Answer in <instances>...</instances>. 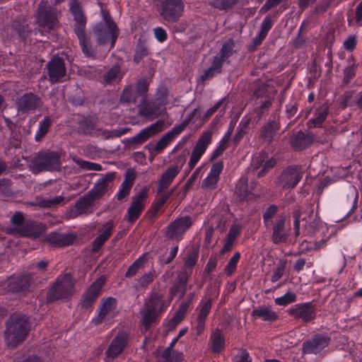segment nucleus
Returning <instances> with one entry per match:
<instances>
[{
	"label": "nucleus",
	"instance_id": "nucleus-1",
	"mask_svg": "<svg viewBox=\"0 0 362 362\" xmlns=\"http://www.w3.org/2000/svg\"><path fill=\"white\" fill-rule=\"evenodd\" d=\"M29 326L24 315H13L6 323L4 332L5 341L8 346L14 347L22 342L26 337Z\"/></svg>",
	"mask_w": 362,
	"mask_h": 362
},
{
	"label": "nucleus",
	"instance_id": "nucleus-2",
	"mask_svg": "<svg viewBox=\"0 0 362 362\" xmlns=\"http://www.w3.org/2000/svg\"><path fill=\"white\" fill-rule=\"evenodd\" d=\"M69 10L75 21L74 32L79 40L80 45L84 54L87 57L93 56L90 40L85 35L86 18L82 11L78 0H71L69 4Z\"/></svg>",
	"mask_w": 362,
	"mask_h": 362
},
{
	"label": "nucleus",
	"instance_id": "nucleus-3",
	"mask_svg": "<svg viewBox=\"0 0 362 362\" xmlns=\"http://www.w3.org/2000/svg\"><path fill=\"white\" fill-rule=\"evenodd\" d=\"M293 226L296 235L300 233V222L302 221L303 223V233L306 235H313L317 232L323 233L327 227L324 223L314 214L313 211H310L309 214L303 216L301 210H296L293 215Z\"/></svg>",
	"mask_w": 362,
	"mask_h": 362
},
{
	"label": "nucleus",
	"instance_id": "nucleus-4",
	"mask_svg": "<svg viewBox=\"0 0 362 362\" xmlns=\"http://www.w3.org/2000/svg\"><path fill=\"white\" fill-rule=\"evenodd\" d=\"M103 23H99L94 28L93 33L99 44L110 43L111 48L115 45L118 35L117 28L108 14L103 13Z\"/></svg>",
	"mask_w": 362,
	"mask_h": 362
},
{
	"label": "nucleus",
	"instance_id": "nucleus-5",
	"mask_svg": "<svg viewBox=\"0 0 362 362\" xmlns=\"http://www.w3.org/2000/svg\"><path fill=\"white\" fill-rule=\"evenodd\" d=\"M117 305V302L115 298H103L97 310L98 315L92 319L91 322L95 325L104 322H111L118 313Z\"/></svg>",
	"mask_w": 362,
	"mask_h": 362
},
{
	"label": "nucleus",
	"instance_id": "nucleus-6",
	"mask_svg": "<svg viewBox=\"0 0 362 362\" xmlns=\"http://www.w3.org/2000/svg\"><path fill=\"white\" fill-rule=\"evenodd\" d=\"M74 291V281L72 276L66 274L64 277L57 280L47 293V300L52 302L55 300L66 298Z\"/></svg>",
	"mask_w": 362,
	"mask_h": 362
},
{
	"label": "nucleus",
	"instance_id": "nucleus-7",
	"mask_svg": "<svg viewBox=\"0 0 362 362\" xmlns=\"http://www.w3.org/2000/svg\"><path fill=\"white\" fill-rule=\"evenodd\" d=\"M192 225V221L190 216L178 217L169 224L165 235L171 240H180Z\"/></svg>",
	"mask_w": 362,
	"mask_h": 362
},
{
	"label": "nucleus",
	"instance_id": "nucleus-8",
	"mask_svg": "<svg viewBox=\"0 0 362 362\" xmlns=\"http://www.w3.org/2000/svg\"><path fill=\"white\" fill-rule=\"evenodd\" d=\"M212 134L211 132H204L199 138L194 146L190 158L188 162L189 171H191L198 163L202 156L206 152L211 142Z\"/></svg>",
	"mask_w": 362,
	"mask_h": 362
},
{
	"label": "nucleus",
	"instance_id": "nucleus-9",
	"mask_svg": "<svg viewBox=\"0 0 362 362\" xmlns=\"http://www.w3.org/2000/svg\"><path fill=\"white\" fill-rule=\"evenodd\" d=\"M36 19L39 26L48 29H53L57 24L54 9L44 0L39 4Z\"/></svg>",
	"mask_w": 362,
	"mask_h": 362
},
{
	"label": "nucleus",
	"instance_id": "nucleus-10",
	"mask_svg": "<svg viewBox=\"0 0 362 362\" xmlns=\"http://www.w3.org/2000/svg\"><path fill=\"white\" fill-rule=\"evenodd\" d=\"M32 163L37 171L56 170L60 168L59 156L54 152L37 156L33 159Z\"/></svg>",
	"mask_w": 362,
	"mask_h": 362
},
{
	"label": "nucleus",
	"instance_id": "nucleus-11",
	"mask_svg": "<svg viewBox=\"0 0 362 362\" xmlns=\"http://www.w3.org/2000/svg\"><path fill=\"white\" fill-rule=\"evenodd\" d=\"M166 97L167 90L164 89L162 95L158 98L154 103L146 102V98L142 99L141 103L138 105L139 115L149 119H153L157 117L160 114V112L156 105H165Z\"/></svg>",
	"mask_w": 362,
	"mask_h": 362
},
{
	"label": "nucleus",
	"instance_id": "nucleus-12",
	"mask_svg": "<svg viewBox=\"0 0 362 362\" xmlns=\"http://www.w3.org/2000/svg\"><path fill=\"white\" fill-rule=\"evenodd\" d=\"M47 69L52 83H61L66 80V70L64 62L61 57H52L47 64Z\"/></svg>",
	"mask_w": 362,
	"mask_h": 362
},
{
	"label": "nucleus",
	"instance_id": "nucleus-13",
	"mask_svg": "<svg viewBox=\"0 0 362 362\" xmlns=\"http://www.w3.org/2000/svg\"><path fill=\"white\" fill-rule=\"evenodd\" d=\"M185 163V155L180 156L177 158V163L171 165L163 173L158 181V189L159 192L167 189L171 185L174 179L180 173Z\"/></svg>",
	"mask_w": 362,
	"mask_h": 362
},
{
	"label": "nucleus",
	"instance_id": "nucleus-14",
	"mask_svg": "<svg viewBox=\"0 0 362 362\" xmlns=\"http://www.w3.org/2000/svg\"><path fill=\"white\" fill-rule=\"evenodd\" d=\"M185 128V124L175 126L170 131L165 134L154 145L151 147L150 144L145 146L148 149L150 154L160 153L165 149Z\"/></svg>",
	"mask_w": 362,
	"mask_h": 362
},
{
	"label": "nucleus",
	"instance_id": "nucleus-15",
	"mask_svg": "<svg viewBox=\"0 0 362 362\" xmlns=\"http://www.w3.org/2000/svg\"><path fill=\"white\" fill-rule=\"evenodd\" d=\"M129 341V335L124 332L118 333L112 340L105 351L106 362H110L118 357L125 349Z\"/></svg>",
	"mask_w": 362,
	"mask_h": 362
},
{
	"label": "nucleus",
	"instance_id": "nucleus-16",
	"mask_svg": "<svg viewBox=\"0 0 362 362\" xmlns=\"http://www.w3.org/2000/svg\"><path fill=\"white\" fill-rule=\"evenodd\" d=\"M303 176L302 170L298 166H291L285 169L278 177V184L284 189L293 188Z\"/></svg>",
	"mask_w": 362,
	"mask_h": 362
},
{
	"label": "nucleus",
	"instance_id": "nucleus-17",
	"mask_svg": "<svg viewBox=\"0 0 362 362\" xmlns=\"http://www.w3.org/2000/svg\"><path fill=\"white\" fill-rule=\"evenodd\" d=\"M184 4L182 0H165L162 4L160 14L169 22H175L182 16Z\"/></svg>",
	"mask_w": 362,
	"mask_h": 362
},
{
	"label": "nucleus",
	"instance_id": "nucleus-18",
	"mask_svg": "<svg viewBox=\"0 0 362 362\" xmlns=\"http://www.w3.org/2000/svg\"><path fill=\"white\" fill-rule=\"evenodd\" d=\"M164 129V122L158 120L148 127L142 129L138 134L129 139V144L139 146L144 143L149 138L157 134Z\"/></svg>",
	"mask_w": 362,
	"mask_h": 362
},
{
	"label": "nucleus",
	"instance_id": "nucleus-19",
	"mask_svg": "<svg viewBox=\"0 0 362 362\" xmlns=\"http://www.w3.org/2000/svg\"><path fill=\"white\" fill-rule=\"evenodd\" d=\"M147 198L146 189H142L137 195L133 197L132 202L127 210V220L132 223L141 214L145 208Z\"/></svg>",
	"mask_w": 362,
	"mask_h": 362
},
{
	"label": "nucleus",
	"instance_id": "nucleus-20",
	"mask_svg": "<svg viewBox=\"0 0 362 362\" xmlns=\"http://www.w3.org/2000/svg\"><path fill=\"white\" fill-rule=\"evenodd\" d=\"M288 312L291 316L305 322L313 320L316 316L315 310L311 303L296 304Z\"/></svg>",
	"mask_w": 362,
	"mask_h": 362
},
{
	"label": "nucleus",
	"instance_id": "nucleus-21",
	"mask_svg": "<svg viewBox=\"0 0 362 362\" xmlns=\"http://www.w3.org/2000/svg\"><path fill=\"white\" fill-rule=\"evenodd\" d=\"M115 227L112 221H108L100 225L97 230V236L93 242L92 250L98 252L105 243L110 238Z\"/></svg>",
	"mask_w": 362,
	"mask_h": 362
},
{
	"label": "nucleus",
	"instance_id": "nucleus-22",
	"mask_svg": "<svg viewBox=\"0 0 362 362\" xmlns=\"http://www.w3.org/2000/svg\"><path fill=\"white\" fill-rule=\"evenodd\" d=\"M329 342V339L325 335H315L310 340L304 342L303 353L317 354L323 350Z\"/></svg>",
	"mask_w": 362,
	"mask_h": 362
},
{
	"label": "nucleus",
	"instance_id": "nucleus-23",
	"mask_svg": "<svg viewBox=\"0 0 362 362\" xmlns=\"http://www.w3.org/2000/svg\"><path fill=\"white\" fill-rule=\"evenodd\" d=\"M223 163L221 161L217 162L211 166L209 174L202 183V189L211 191L216 188L219 180L220 174L223 171Z\"/></svg>",
	"mask_w": 362,
	"mask_h": 362
},
{
	"label": "nucleus",
	"instance_id": "nucleus-24",
	"mask_svg": "<svg viewBox=\"0 0 362 362\" xmlns=\"http://www.w3.org/2000/svg\"><path fill=\"white\" fill-rule=\"evenodd\" d=\"M289 235V231L286 227V217L279 216L274 223L272 228V241L277 244L285 242Z\"/></svg>",
	"mask_w": 362,
	"mask_h": 362
},
{
	"label": "nucleus",
	"instance_id": "nucleus-25",
	"mask_svg": "<svg viewBox=\"0 0 362 362\" xmlns=\"http://www.w3.org/2000/svg\"><path fill=\"white\" fill-rule=\"evenodd\" d=\"M115 177V173H114L106 174L96 182L94 187L88 194L91 195L94 200L101 197L107 192Z\"/></svg>",
	"mask_w": 362,
	"mask_h": 362
},
{
	"label": "nucleus",
	"instance_id": "nucleus-26",
	"mask_svg": "<svg viewBox=\"0 0 362 362\" xmlns=\"http://www.w3.org/2000/svg\"><path fill=\"white\" fill-rule=\"evenodd\" d=\"M105 282V278L100 276L88 288L81 303L82 307H90L98 298Z\"/></svg>",
	"mask_w": 362,
	"mask_h": 362
},
{
	"label": "nucleus",
	"instance_id": "nucleus-27",
	"mask_svg": "<svg viewBox=\"0 0 362 362\" xmlns=\"http://www.w3.org/2000/svg\"><path fill=\"white\" fill-rule=\"evenodd\" d=\"M157 300H154L153 299L149 300L141 312L142 315L141 322L146 329L157 317Z\"/></svg>",
	"mask_w": 362,
	"mask_h": 362
},
{
	"label": "nucleus",
	"instance_id": "nucleus-28",
	"mask_svg": "<svg viewBox=\"0 0 362 362\" xmlns=\"http://www.w3.org/2000/svg\"><path fill=\"white\" fill-rule=\"evenodd\" d=\"M38 105V98L32 93H27L18 99V110L19 112L25 113L35 110Z\"/></svg>",
	"mask_w": 362,
	"mask_h": 362
},
{
	"label": "nucleus",
	"instance_id": "nucleus-29",
	"mask_svg": "<svg viewBox=\"0 0 362 362\" xmlns=\"http://www.w3.org/2000/svg\"><path fill=\"white\" fill-rule=\"evenodd\" d=\"M209 346L213 353L220 354L225 349V337L221 330H214L209 340Z\"/></svg>",
	"mask_w": 362,
	"mask_h": 362
},
{
	"label": "nucleus",
	"instance_id": "nucleus-30",
	"mask_svg": "<svg viewBox=\"0 0 362 362\" xmlns=\"http://www.w3.org/2000/svg\"><path fill=\"white\" fill-rule=\"evenodd\" d=\"M211 300H208L204 303H200L199 314L197 316V325L196 327L197 333L200 335L203 333L205 327V321L211 308Z\"/></svg>",
	"mask_w": 362,
	"mask_h": 362
},
{
	"label": "nucleus",
	"instance_id": "nucleus-31",
	"mask_svg": "<svg viewBox=\"0 0 362 362\" xmlns=\"http://www.w3.org/2000/svg\"><path fill=\"white\" fill-rule=\"evenodd\" d=\"M80 130L84 134L96 137H102L103 139H109L115 135L110 131L95 128V125L91 122L82 124L80 127Z\"/></svg>",
	"mask_w": 362,
	"mask_h": 362
},
{
	"label": "nucleus",
	"instance_id": "nucleus-32",
	"mask_svg": "<svg viewBox=\"0 0 362 362\" xmlns=\"http://www.w3.org/2000/svg\"><path fill=\"white\" fill-rule=\"evenodd\" d=\"M280 124L277 121H269L262 128L260 136L265 142L270 143L275 138Z\"/></svg>",
	"mask_w": 362,
	"mask_h": 362
},
{
	"label": "nucleus",
	"instance_id": "nucleus-33",
	"mask_svg": "<svg viewBox=\"0 0 362 362\" xmlns=\"http://www.w3.org/2000/svg\"><path fill=\"white\" fill-rule=\"evenodd\" d=\"M44 227L42 224L33 222L26 221L23 228H19V233L21 236L36 238L43 231Z\"/></svg>",
	"mask_w": 362,
	"mask_h": 362
},
{
	"label": "nucleus",
	"instance_id": "nucleus-34",
	"mask_svg": "<svg viewBox=\"0 0 362 362\" xmlns=\"http://www.w3.org/2000/svg\"><path fill=\"white\" fill-rule=\"evenodd\" d=\"M74 237L71 234H62L59 233H52L47 238V241L53 246H66L71 244Z\"/></svg>",
	"mask_w": 362,
	"mask_h": 362
},
{
	"label": "nucleus",
	"instance_id": "nucleus-35",
	"mask_svg": "<svg viewBox=\"0 0 362 362\" xmlns=\"http://www.w3.org/2000/svg\"><path fill=\"white\" fill-rule=\"evenodd\" d=\"M134 179V173L132 170H128L126 173L125 179L121 184L117 194V199L122 200L129 195L133 186Z\"/></svg>",
	"mask_w": 362,
	"mask_h": 362
},
{
	"label": "nucleus",
	"instance_id": "nucleus-36",
	"mask_svg": "<svg viewBox=\"0 0 362 362\" xmlns=\"http://www.w3.org/2000/svg\"><path fill=\"white\" fill-rule=\"evenodd\" d=\"M93 198L88 194L78 200L75 204L74 216L87 214L90 211L94 202Z\"/></svg>",
	"mask_w": 362,
	"mask_h": 362
},
{
	"label": "nucleus",
	"instance_id": "nucleus-37",
	"mask_svg": "<svg viewBox=\"0 0 362 362\" xmlns=\"http://www.w3.org/2000/svg\"><path fill=\"white\" fill-rule=\"evenodd\" d=\"M67 200L63 196L54 198H40L37 199L36 204L44 208H55L65 204Z\"/></svg>",
	"mask_w": 362,
	"mask_h": 362
},
{
	"label": "nucleus",
	"instance_id": "nucleus-38",
	"mask_svg": "<svg viewBox=\"0 0 362 362\" xmlns=\"http://www.w3.org/2000/svg\"><path fill=\"white\" fill-rule=\"evenodd\" d=\"M252 315L255 317L262 318L265 321H275L278 318V315L276 312L265 306L254 310Z\"/></svg>",
	"mask_w": 362,
	"mask_h": 362
},
{
	"label": "nucleus",
	"instance_id": "nucleus-39",
	"mask_svg": "<svg viewBox=\"0 0 362 362\" xmlns=\"http://www.w3.org/2000/svg\"><path fill=\"white\" fill-rule=\"evenodd\" d=\"M30 284V276L29 274L22 275L14 281H11V289L14 291H23L28 289Z\"/></svg>",
	"mask_w": 362,
	"mask_h": 362
},
{
	"label": "nucleus",
	"instance_id": "nucleus-40",
	"mask_svg": "<svg viewBox=\"0 0 362 362\" xmlns=\"http://www.w3.org/2000/svg\"><path fill=\"white\" fill-rule=\"evenodd\" d=\"M52 121L49 117H45L38 124V129L35 134V140L40 141L48 132L51 127Z\"/></svg>",
	"mask_w": 362,
	"mask_h": 362
},
{
	"label": "nucleus",
	"instance_id": "nucleus-41",
	"mask_svg": "<svg viewBox=\"0 0 362 362\" xmlns=\"http://www.w3.org/2000/svg\"><path fill=\"white\" fill-rule=\"evenodd\" d=\"M328 114L327 107L322 105L315 110L314 117L310 122V126L317 127L320 125L326 119Z\"/></svg>",
	"mask_w": 362,
	"mask_h": 362
},
{
	"label": "nucleus",
	"instance_id": "nucleus-42",
	"mask_svg": "<svg viewBox=\"0 0 362 362\" xmlns=\"http://www.w3.org/2000/svg\"><path fill=\"white\" fill-rule=\"evenodd\" d=\"M146 260L147 256L145 255H143L136 259L128 268L127 271L126 272L125 276L131 277L134 276L137 272L144 267Z\"/></svg>",
	"mask_w": 362,
	"mask_h": 362
},
{
	"label": "nucleus",
	"instance_id": "nucleus-43",
	"mask_svg": "<svg viewBox=\"0 0 362 362\" xmlns=\"http://www.w3.org/2000/svg\"><path fill=\"white\" fill-rule=\"evenodd\" d=\"M73 160L78 166L87 170L100 171L103 169L101 165L98 163L86 161L77 157H74Z\"/></svg>",
	"mask_w": 362,
	"mask_h": 362
},
{
	"label": "nucleus",
	"instance_id": "nucleus-44",
	"mask_svg": "<svg viewBox=\"0 0 362 362\" xmlns=\"http://www.w3.org/2000/svg\"><path fill=\"white\" fill-rule=\"evenodd\" d=\"M122 78L120 69L118 66H112L105 75L104 79L108 83H115Z\"/></svg>",
	"mask_w": 362,
	"mask_h": 362
},
{
	"label": "nucleus",
	"instance_id": "nucleus-45",
	"mask_svg": "<svg viewBox=\"0 0 362 362\" xmlns=\"http://www.w3.org/2000/svg\"><path fill=\"white\" fill-rule=\"evenodd\" d=\"M296 295L291 292L288 291L282 296L276 298L274 302L278 305L286 306L290 303H292L296 300Z\"/></svg>",
	"mask_w": 362,
	"mask_h": 362
},
{
	"label": "nucleus",
	"instance_id": "nucleus-46",
	"mask_svg": "<svg viewBox=\"0 0 362 362\" xmlns=\"http://www.w3.org/2000/svg\"><path fill=\"white\" fill-rule=\"evenodd\" d=\"M235 47V42L232 39H229L223 44V46L218 54L221 56L226 60L229 58L233 53V49Z\"/></svg>",
	"mask_w": 362,
	"mask_h": 362
},
{
	"label": "nucleus",
	"instance_id": "nucleus-47",
	"mask_svg": "<svg viewBox=\"0 0 362 362\" xmlns=\"http://www.w3.org/2000/svg\"><path fill=\"white\" fill-rule=\"evenodd\" d=\"M278 211V206L272 204L270 205L264 212L263 220L266 227H269L272 225V220L276 216Z\"/></svg>",
	"mask_w": 362,
	"mask_h": 362
},
{
	"label": "nucleus",
	"instance_id": "nucleus-48",
	"mask_svg": "<svg viewBox=\"0 0 362 362\" xmlns=\"http://www.w3.org/2000/svg\"><path fill=\"white\" fill-rule=\"evenodd\" d=\"M240 259V253L237 252L229 259L228 264L225 267V272L228 276H231L237 268L238 263Z\"/></svg>",
	"mask_w": 362,
	"mask_h": 362
},
{
	"label": "nucleus",
	"instance_id": "nucleus-49",
	"mask_svg": "<svg viewBox=\"0 0 362 362\" xmlns=\"http://www.w3.org/2000/svg\"><path fill=\"white\" fill-rule=\"evenodd\" d=\"M156 276V271L155 270H151L148 272L146 273L143 276H141L139 279L137 280V287L140 288H145L150 283H151L153 280V279Z\"/></svg>",
	"mask_w": 362,
	"mask_h": 362
},
{
	"label": "nucleus",
	"instance_id": "nucleus-50",
	"mask_svg": "<svg viewBox=\"0 0 362 362\" xmlns=\"http://www.w3.org/2000/svg\"><path fill=\"white\" fill-rule=\"evenodd\" d=\"M120 100L123 103H136V94L133 91L132 87L131 86H129L126 88H124L122 94L121 95Z\"/></svg>",
	"mask_w": 362,
	"mask_h": 362
},
{
	"label": "nucleus",
	"instance_id": "nucleus-51",
	"mask_svg": "<svg viewBox=\"0 0 362 362\" xmlns=\"http://www.w3.org/2000/svg\"><path fill=\"white\" fill-rule=\"evenodd\" d=\"M13 31L14 33L13 35H18L22 39H25L29 32V28L28 24L23 23L19 25L18 23H14L13 25Z\"/></svg>",
	"mask_w": 362,
	"mask_h": 362
},
{
	"label": "nucleus",
	"instance_id": "nucleus-52",
	"mask_svg": "<svg viewBox=\"0 0 362 362\" xmlns=\"http://www.w3.org/2000/svg\"><path fill=\"white\" fill-rule=\"evenodd\" d=\"M11 222L14 226L13 230L16 233H19V228H23L25 223L23 215L21 212H16L13 214L11 218Z\"/></svg>",
	"mask_w": 362,
	"mask_h": 362
},
{
	"label": "nucleus",
	"instance_id": "nucleus-53",
	"mask_svg": "<svg viewBox=\"0 0 362 362\" xmlns=\"http://www.w3.org/2000/svg\"><path fill=\"white\" fill-rule=\"evenodd\" d=\"M348 23L349 25H352L354 23H356L359 26L362 25V1L356 8L355 17L354 18L349 16Z\"/></svg>",
	"mask_w": 362,
	"mask_h": 362
},
{
	"label": "nucleus",
	"instance_id": "nucleus-54",
	"mask_svg": "<svg viewBox=\"0 0 362 362\" xmlns=\"http://www.w3.org/2000/svg\"><path fill=\"white\" fill-rule=\"evenodd\" d=\"M188 309V305L187 303L182 304L179 310L176 312L175 315L173 316V317L171 320V322L174 325H177L180 323L187 314Z\"/></svg>",
	"mask_w": 362,
	"mask_h": 362
},
{
	"label": "nucleus",
	"instance_id": "nucleus-55",
	"mask_svg": "<svg viewBox=\"0 0 362 362\" xmlns=\"http://www.w3.org/2000/svg\"><path fill=\"white\" fill-rule=\"evenodd\" d=\"M237 2L238 0H215L213 5L220 10H226L231 8Z\"/></svg>",
	"mask_w": 362,
	"mask_h": 362
},
{
	"label": "nucleus",
	"instance_id": "nucleus-56",
	"mask_svg": "<svg viewBox=\"0 0 362 362\" xmlns=\"http://www.w3.org/2000/svg\"><path fill=\"white\" fill-rule=\"evenodd\" d=\"M272 25L273 22L269 17H266L264 18L261 23L260 31L259 33V34H261L262 37H267L268 32L272 28Z\"/></svg>",
	"mask_w": 362,
	"mask_h": 362
},
{
	"label": "nucleus",
	"instance_id": "nucleus-57",
	"mask_svg": "<svg viewBox=\"0 0 362 362\" xmlns=\"http://www.w3.org/2000/svg\"><path fill=\"white\" fill-rule=\"evenodd\" d=\"M148 83L146 80L141 79L138 81L136 87V94L141 96L142 99H145V94L148 91Z\"/></svg>",
	"mask_w": 362,
	"mask_h": 362
},
{
	"label": "nucleus",
	"instance_id": "nucleus-58",
	"mask_svg": "<svg viewBox=\"0 0 362 362\" xmlns=\"http://www.w3.org/2000/svg\"><path fill=\"white\" fill-rule=\"evenodd\" d=\"M285 268L286 262L284 261L281 262L276 268V269L274 270L272 276L271 281L272 282H276L279 281L282 277Z\"/></svg>",
	"mask_w": 362,
	"mask_h": 362
},
{
	"label": "nucleus",
	"instance_id": "nucleus-59",
	"mask_svg": "<svg viewBox=\"0 0 362 362\" xmlns=\"http://www.w3.org/2000/svg\"><path fill=\"white\" fill-rule=\"evenodd\" d=\"M356 65L353 63L349 64L344 69V81L345 83H349L351 79L355 76Z\"/></svg>",
	"mask_w": 362,
	"mask_h": 362
},
{
	"label": "nucleus",
	"instance_id": "nucleus-60",
	"mask_svg": "<svg viewBox=\"0 0 362 362\" xmlns=\"http://www.w3.org/2000/svg\"><path fill=\"white\" fill-rule=\"evenodd\" d=\"M276 164V160L273 158H269L267 161L264 160L263 168L261 170L257 173V177H260L265 175V173Z\"/></svg>",
	"mask_w": 362,
	"mask_h": 362
},
{
	"label": "nucleus",
	"instance_id": "nucleus-61",
	"mask_svg": "<svg viewBox=\"0 0 362 362\" xmlns=\"http://www.w3.org/2000/svg\"><path fill=\"white\" fill-rule=\"evenodd\" d=\"M234 362H252V359L245 349H240L234 357Z\"/></svg>",
	"mask_w": 362,
	"mask_h": 362
},
{
	"label": "nucleus",
	"instance_id": "nucleus-62",
	"mask_svg": "<svg viewBox=\"0 0 362 362\" xmlns=\"http://www.w3.org/2000/svg\"><path fill=\"white\" fill-rule=\"evenodd\" d=\"M240 231L241 226L240 224L234 223L231 226L226 238L233 240H235V239L239 235Z\"/></svg>",
	"mask_w": 362,
	"mask_h": 362
},
{
	"label": "nucleus",
	"instance_id": "nucleus-63",
	"mask_svg": "<svg viewBox=\"0 0 362 362\" xmlns=\"http://www.w3.org/2000/svg\"><path fill=\"white\" fill-rule=\"evenodd\" d=\"M225 61V59H223L221 56L217 54L214 57L212 64L211 66L212 67V69L215 70V71H218L220 73L223 64Z\"/></svg>",
	"mask_w": 362,
	"mask_h": 362
},
{
	"label": "nucleus",
	"instance_id": "nucleus-64",
	"mask_svg": "<svg viewBox=\"0 0 362 362\" xmlns=\"http://www.w3.org/2000/svg\"><path fill=\"white\" fill-rule=\"evenodd\" d=\"M183 355L181 352L173 351L170 352L169 357H162L165 362H181Z\"/></svg>",
	"mask_w": 362,
	"mask_h": 362
}]
</instances>
